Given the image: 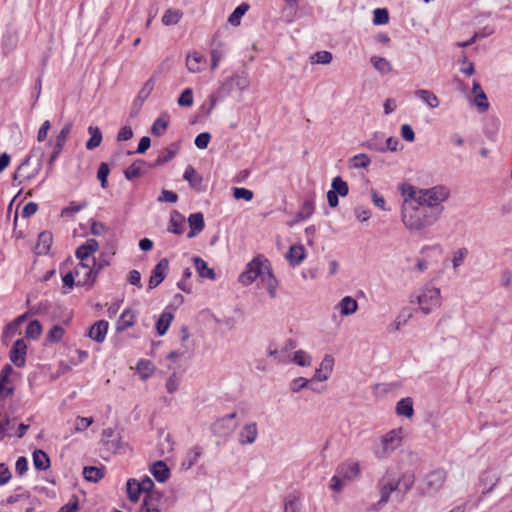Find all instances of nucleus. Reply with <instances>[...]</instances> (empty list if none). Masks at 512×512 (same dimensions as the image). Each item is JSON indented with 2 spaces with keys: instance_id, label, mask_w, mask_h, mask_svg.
Masks as SVG:
<instances>
[{
  "instance_id": "obj_49",
  "label": "nucleus",
  "mask_w": 512,
  "mask_h": 512,
  "mask_svg": "<svg viewBox=\"0 0 512 512\" xmlns=\"http://www.w3.org/2000/svg\"><path fill=\"white\" fill-rule=\"evenodd\" d=\"M83 475L86 480L91 482H97L104 476L102 470L94 466L84 467Z\"/></svg>"
},
{
  "instance_id": "obj_38",
  "label": "nucleus",
  "mask_w": 512,
  "mask_h": 512,
  "mask_svg": "<svg viewBox=\"0 0 512 512\" xmlns=\"http://www.w3.org/2000/svg\"><path fill=\"white\" fill-rule=\"evenodd\" d=\"M88 133L90 134L89 140L86 142V148L88 150H93L100 146L102 142V133L97 126H89Z\"/></svg>"
},
{
  "instance_id": "obj_15",
  "label": "nucleus",
  "mask_w": 512,
  "mask_h": 512,
  "mask_svg": "<svg viewBox=\"0 0 512 512\" xmlns=\"http://www.w3.org/2000/svg\"><path fill=\"white\" fill-rule=\"evenodd\" d=\"M169 269V261L167 258H162L153 268L149 278V289L156 288L166 277Z\"/></svg>"
},
{
  "instance_id": "obj_20",
  "label": "nucleus",
  "mask_w": 512,
  "mask_h": 512,
  "mask_svg": "<svg viewBox=\"0 0 512 512\" xmlns=\"http://www.w3.org/2000/svg\"><path fill=\"white\" fill-rule=\"evenodd\" d=\"M188 224L190 231L187 234L188 238H193L200 234L205 228L204 216L201 212L192 213L188 217Z\"/></svg>"
},
{
  "instance_id": "obj_17",
  "label": "nucleus",
  "mask_w": 512,
  "mask_h": 512,
  "mask_svg": "<svg viewBox=\"0 0 512 512\" xmlns=\"http://www.w3.org/2000/svg\"><path fill=\"white\" fill-rule=\"evenodd\" d=\"M260 281L267 289L270 297L274 298L276 296L278 281L272 272V267L269 260H267V266L264 268L260 276Z\"/></svg>"
},
{
  "instance_id": "obj_25",
  "label": "nucleus",
  "mask_w": 512,
  "mask_h": 512,
  "mask_svg": "<svg viewBox=\"0 0 512 512\" xmlns=\"http://www.w3.org/2000/svg\"><path fill=\"white\" fill-rule=\"evenodd\" d=\"M204 63V56L197 51L189 53L186 57V67L191 73H199Z\"/></svg>"
},
{
  "instance_id": "obj_48",
  "label": "nucleus",
  "mask_w": 512,
  "mask_h": 512,
  "mask_svg": "<svg viewBox=\"0 0 512 512\" xmlns=\"http://www.w3.org/2000/svg\"><path fill=\"white\" fill-rule=\"evenodd\" d=\"M65 330L60 325H54L46 335V341L49 343H58L63 339Z\"/></svg>"
},
{
  "instance_id": "obj_9",
  "label": "nucleus",
  "mask_w": 512,
  "mask_h": 512,
  "mask_svg": "<svg viewBox=\"0 0 512 512\" xmlns=\"http://www.w3.org/2000/svg\"><path fill=\"white\" fill-rule=\"evenodd\" d=\"M74 273L78 286H92L98 277L93 262L80 261L75 267Z\"/></svg>"
},
{
  "instance_id": "obj_11",
  "label": "nucleus",
  "mask_w": 512,
  "mask_h": 512,
  "mask_svg": "<svg viewBox=\"0 0 512 512\" xmlns=\"http://www.w3.org/2000/svg\"><path fill=\"white\" fill-rule=\"evenodd\" d=\"M236 412L228 414L212 424V431L219 437H227L235 430L236 424L233 420L236 418Z\"/></svg>"
},
{
  "instance_id": "obj_32",
  "label": "nucleus",
  "mask_w": 512,
  "mask_h": 512,
  "mask_svg": "<svg viewBox=\"0 0 512 512\" xmlns=\"http://www.w3.org/2000/svg\"><path fill=\"white\" fill-rule=\"evenodd\" d=\"M396 413L411 418L414 415L413 400L410 397L399 400L396 404Z\"/></svg>"
},
{
  "instance_id": "obj_21",
  "label": "nucleus",
  "mask_w": 512,
  "mask_h": 512,
  "mask_svg": "<svg viewBox=\"0 0 512 512\" xmlns=\"http://www.w3.org/2000/svg\"><path fill=\"white\" fill-rule=\"evenodd\" d=\"M334 366V359L331 355H326L318 369L315 371L314 379L317 381H325L331 374Z\"/></svg>"
},
{
  "instance_id": "obj_43",
  "label": "nucleus",
  "mask_w": 512,
  "mask_h": 512,
  "mask_svg": "<svg viewBox=\"0 0 512 512\" xmlns=\"http://www.w3.org/2000/svg\"><path fill=\"white\" fill-rule=\"evenodd\" d=\"M370 62L381 74L388 73L392 70L391 63L384 57L372 56Z\"/></svg>"
},
{
  "instance_id": "obj_61",
  "label": "nucleus",
  "mask_w": 512,
  "mask_h": 512,
  "mask_svg": "<svg viewBox=\"0 0 512 512\" xmlns=\"http://www.w3.org/2000/svg\"><path fill=\"white\" fill-rule=\"evenodd\" d=\"M337 308L340 310L341 315H349L352 313V297L346 296L338 304Z\"/></svg>"
},
{
  "instance_id": "obj_26",
  "label": "nucleus",
  "mask_w": 512,
  "mask_h": 512,
  "mask_svg": "<svg viewBox=\"0 0 512 512\" xmlns=\"http://www.w3.org/2000/svg\"><path fill=\"white\" fill-rule=\"evenodd\" d=\"M183 178L189 183L191 188L197 191L203 190V178L192 166H188L185 169Z\"/></svg>"
},
{
  "instance_id": "obj_54",
  "label": "nucleus",
  "mask_w": 512,
  "mask_h": 512,
  "mask_svg": "<svg viewBox=\"0 0 512 512\" xmlns=\"http://www.w3.org/2000/svg\"><path fill=\"white\" fill-rule=\"evenodd\" d=\"M389 21V13L385 8H377L373 12V23L375 25H384Z\"/></svg>"
},
{
  "instance_id": "obj_3",
  "label": "nucleus",
  "mask_w": 512,
  "mask_h": 512,
  "mask_svg": "<svg viewBox=\"0 0 512 512\" xmlns=\"http://www.w3.org/2000/svg\"><path fill=\"white\" fill-rule=\"evenodd\" d=\"M42 158L43 153L39 148L32 149L15 171L13 181H17L20 185L34 180L42 169Z\"/></svg>"
},
{
  "instance_id": "obj_44",
  "label": "nucleus",
  "mask_w": 512,
  "mask_h": 512,
  "mask_svg": "<svg viewBox=\"0 0 512 512\" xmlns=\"http://www.w3.org/2000/svg\"><path fill=\"white\" fill-rule=\"evenodd\" d=\"M154 369V365L150 360L141 359L137 363V370L143 380L148 379L154 373Z\"/></svg>"
},
{
  "instance_id": "obj_34",
  "label": "nucleus",
  "mask_w": 512,
  "mask_h": 512,
  "mask_svg": "<svg viewBox=\"0 0 512 512\" xmlns=\"http://www.w3.org/2000/svg\"><path fill=\"white\" fill-rule=\"evenodd\" d=\"M415 96L425 102L430 108L434 109L439 106L438 97L431 91L425 89H418L415 91Z\"/></svg>"
},
{
  "instance_id": "obj_1",
  "label": "nucleus",
  "mask_w": 512,
  "mask_h": 512,
  "mask_svg": "<svg viewBox=\"0 0 512 512\" xmlns=\"http://www.w3.org/2000/svg\"><path fill=\"white\" fill-rule=\"evenodd\" d=\"M443 210L444 208L433 210L406 199L402 204V222L411 233L422 235L439 220Z\"/></svg>"
},
{
  "instance_id": "obj_63",
  "label": "nucleus",
  "mask_w": 512,
  "mask_h": 512,
  "mask_svg": "<svg viewBox=\"0 0 512 512\" xmlns=\"http://www.w3.org/2000/svg\"><path fill=\"white\" fill-rule=\"evenodd\" d=\"M83 208H84V205L71 203L69 206H67L61 210V216L62 217H71L74 214L81 211Z\"/></svg>"
},
{
  "instance_id": "obj_16",
  "label": "nucleus",
  "mask_w": 512,
  "mask_h": 512,
  "mask_svg": "<svg viewBox=\"0 0 512 512\" xmlns=\"http://www.w3.org/2000/svg\"><path fill=\"white\" fill-rule=\"evenodd\" d=\"M70 131H71V125L67 124L61 129V131L57 135L55 142H54V150H53L52 154L50 155V158L48 161L49 169H51L54 161L58 158L61 151L63 150V147L68 138V135L70 134Z\"/></svg>"
},
{
  "instance_id": "obj_19",
  "label": "nucleus",
  "mask_w": 512,
  "mask_h": 512,
  "mask_svg": "<svg viewBox=\"0 0 512 512\" xmlns=\"http://www.w3.org/2000/svg\"><path fill=\"white\" fill-rule=\"evenodd\" d=\"M163 495L160 492L146 494L140 508V512H161L160 502Z\"/></svg>"
},
{
  "instance_id": "obj_62",
  "label": "nucleus",
  "mask_w": 512,
  "mask_h": 512,
  "mask_svg": "<svg viewBox=\"0 0 512 512\" xmlns=\"http://www.w3.org/2000/svg\"><path fill=\"white\" fill-rule=\"evenodd\" d=\"M211 140V135L208 132L200 133L195 138V145L199 149H206Z\"/></svg>"
},
{
  "instance_id": "obj_55",
  "label": "nucleus",
  "mask_w": 512,
  "mask_h": 512,
  "mask_svg": "<svg viewBox=\"0 0 512 512\" xmlns=\"http://www.w3.org/2000/svg\"><path fill=\"white\" fill-rule=\"evenodd\" d=\"M284 512H300V503L297 496L289 495L285 499Z\"/></svg>"
},
{
  "instance_id": "obj_45",
  "label": "nucleus",
  "mask_w": 512,
  "mask_h": 512,
  "mask_svg": "<svg viewBox=\"0 0 512 512\" xmlns=\"http://www.w3.org/2000/svg\"><path fill=\"white\" fill-rule=\"evenodd\" d=\"M249 5L246 3H242L235 8V10L230 14L228 18V22L233 26H238L240 24V20L242 16L248 11Z\"/></svg>"
},
{
  "instance_id": "obj_51",
  "label": "nucleus",
  "mask_w": 512,
  "mask_h": 512,
  "mask_svg": "<svg viewBox=\"0 0 512 512\" xmlns=\"http://www.w3.org/2000/svg\"><path fill=\"white\" fill-rule=\"evenodd\" d=\"M154 85H155V82H154L153 78H150L149 80H147L144 83V85L142 86V88L140 89V91L136 97V100L143 103L149 97V95L152 93V91L154 89Z\"/></svg>"
},
{
  "instance_id": "obj_30",
  "label": "nucleus",
  "mask_w": 512,
  "mask_h": 512,
  "mask_svg": "<svg viewBox=\"0 0 512 512\" xmlns=\"http://www.w3.org/2000/svg\"><path fill=\"white\" fill-rule=\"evenodd\" d=\"M135 321H136L135 313L130 309H126L122 312V314L120 315V317L118 319L117 330L124 331V330L130 328L135 324Z\"/></svg>"
},
{
  "instance_id": "obj_35",
  "label": "nucleus",
  "mask_w": 512,
  "mask_h": 512,
  "mask_svg": "<svg viewBox=\"0 0 512 512\" xmlns=\"http://www.w3.org/2000/svg\"><path fill=\"white\" fill-rule=\"evenodd\" d=\"M193 262L200 277L208 279L215 278V273L213 269L209 268L207 262L204 261L202 258L195 256L193 257Z\"/></svg>"
},
{
  "instance_id": "obj_4",
  "label": "nucleus",
  "mask_w": 512,
  "mask_h": 512,
  "mask_svg": "<svg viewBox=\"0 0 512 512\" xmlns=\"http://www.w3.org/2000/svg\"><path fill=\"white\" fill-rule=\"evenodd\" d=\"M410 301L411 303L416 302L419 305L420 310L427 315L434 309L440 307V289L431 284H426L417 293L411 295Z\"/></svg>"
},
{
  "instance_id": "obj_28",
  "label": "nucleus",
  "mask_w": 512,
  "mask_h": 512,
  "mask_svg": "<svg viewBox=\"0 0 512 512\" xmlns=\"http://www.w3.org/2000/svg\"><path fill=\"white\" fill-rule=\"evenodd\" d=\"M292 266L299 265L305 258V249L302 245H292L286 255Z\"/></svg>"
},
{
  "instance_id": "obj_39",
  "label": "nucleus",
  "mask_w": 512,
  "mask_h": 512,
  "mask_svg": "<svg viewBox=\"0 0 512 512\" xmlns=\"http://www.w3.org/2000/svg\"><path fill=\"white\" fill-rule=\"evenodd\" d=\"M33 464L37 470L45 471L50 467V459L42 450H36L33 453Z\"/></svg>"
},
{
  "instance_id": "obj_42",
  "label": "nucleus",
  "mask_w": 512,
  "mask_h": 512,
  "mask_svg": "<svg viewBox=\"0 0 512 512\" xmlns=\"http://www.w3.org/2000/svg\"><path fill=\"white\" fill-rule=\"evenodd\" d=\"M144 165V161L137 160L133 162L125 171L124 175L127 180H133L139 178L143 174L142 167Z\"/></svg>"
},
{
  "instance_id": "obj_27",
  "label": "nucleus",
  "mask_w": 512,
  "mask_h": 512,
  "mask_svg": "<svg viewBox=\"0 0 512 512\" xmlns=\"http://www.w3.org/2000/svg\"><path fill=\"white\" fill-rule=\"evenodd\" d=\"M185 229V218L184 216L177 212L173 211L170 215V221L168 226V231L177 235H181Z\"/></svg>"
},
{
  "instance_id": "obj_41",
  "label": "nucleus",
  "mask_w": 512,
  "mask_h": 512,
  "mask_svg": "<svg viewBox=\"0 0 512 512\" xmlns=\"http://www.w3.org/2000/svg\"><path fill=\"white\" fill-rule=\"evenodd\" d=\"M172 320H173V315L171 313L163 312L160 315L159 319L156 322V330L160 336H163L167 332V330L169 329V327L171 325Z\"/></svg>"
},
{
  "instance_id": "obj_46",
  "label": "nucleus",
  "mask_w": 512,
  "mask_h": 512,
  "mask_svg": "<svg viewBox=\"0 0 512 512\" xmlns=\"http://www.w3.org/2000/svg\"><path fill=\"white\" fill-rule=\"evenodd\" d=\"M142 489H140L138 481L135 479H129L127 481V493L128 497L132 502H137L140 498V494L142 493Z\"/></svg>"
},
{
  "instance_id": "obj_37",
  "label": "nucleus",
  "mask_w": 512,
  "mask_h": 512,
  "mask_svg": "<svg viewBox=\"0 0 512 512\" xmlns=\"http://www.w3.org/2000/svg\"><path fill=\"white\" fill-rule=\"evenodd\" d=\"M203 453L202 447L199 445L193 446L186 454V458L182 463V466L186 469L191 468L195 465Z\"/></svg>"
},
{
  "instance_id": "obj_64",
  "label": "nucleus",
  "mask_w": 512,
  "mask_h": 512,
  "mask_svg": "<svg viewBox=\"0 0 512 512\" xmlns=\"http://www.w3.org/2000/svg\"><path fill=\"white\" fill-rule=\"evenodd\" d=\"M468 254V250L466 248H460L453 255V267L457 268L462 265L465 257Z\"/></svg>"
},
{
  "instance_id": "obj_7",
  "label": "nucleus",
  "mask_w": 512,
  "mask_h": 512,
  "mask_svg": "<svg viewBox=\"0 0 512 512\" xmlns=\"http://www.w3.org/2000/svg\"><path fill=\"white\" fill-rule=\"evenodd\" d=\"M403 428H395L387 432L381 438V451H376L378 458H384L397 449L402 442Z\"/></svg>"
},
{
  "instance_id": "obj_60",
  "label": "nucleus",
  "mask_w": 512,
  "mask_h": 512,
  "mask_svg": "<svg viewBox=\"0 0 512 512\" xmlns=\"http://www.w3.org/2000/svg\"><path fill=\"white\" fill-rule=\"evenodd\" d=\"M233 196L237 200L244 199L245 201H251L253 199L254 193L253 191L243 187H235L233 189Z\"/></svg>"
},
{
  "instance_id": "obj_8",
  "label": "nucleus",
  "mask_w": 512,
  "mask_h": 512,
  "mask_svg": "<svg viewBox=\"0 0 512 512\" xmlns=\"http://www.w3.org/2000/svg\"><path fill=\"white\" fill-rule=\"evenodd\" d=\"M267 266V259L262 256L255 257L249 262L245 270L239 276V282L243 285H250L257 278H260L264 268Z\"/></svg>"
},
{
  "instance_id": "obj_31",
  "label": "nucleus",
  "mask_w": 512,
  "mask_h": 512,
  "mask_svg": "<svg viewBox=\"0 0 512 512\" xmlns=\"http://www.w3.org/2000/svg\"><path fill=\"white\" fill-rule=\"evenodd\" d=\"M314 212V204L311 200H305L296 214V219L289 223L293 226L295 223L307 220Z\"/></svg>"
},
{
  "instance_id": "obj_56",
  "label": "nucleus",
  "mask_w": 512,
  "mask_h": 512,
  "mask_svg": "<svg viewBox=\"0 0 512 512\" xmlns=\"http://www.w3.org/2000/svg\"><path fill=\"white\" fill-rule=\"evenodd\" d=\"M312 63L329 64L332 60V54L329 51H318L310 57Z\"/></svg>"
},
{
  "instance_id": "obj_24",
  "label": "nucleus",
  "mask_w": 512,
  "mask_h": 512,
  "mask_svg": "<svg viewBox=\"0 0 512 512\" xmlns=\"http://www.w3.org/2000/svg\"><path fill=\"white\" fill-rule=\"evenodd\" d=\"M150 472L158 482L164 483L170 477V470L164 461H156L152 464Z\"/></svg>"
},
{
  "instance_id": "obj_22",
  "label": "nucleus",
  "mask_w": 512,
  "mask_h": 512,
  "mask_svg": "<svg viewBox=\"0 0 512 512\" xmlns=\"http://www.w3.org/2000/svg\"><path fill=\"white\" fill-rule=\"evenodd\" d=\"M472 93L475 95L474 103L480 112H485L489 108V102L485 92L482 90L478 81H473Z\"/></svg>"
},
{
  "instance_id": "obj_33",
  "label": "nucleus",
  "mask_w": 512,
  "mask_h": 512,
  "mask_svg": "<svg viewBox=\"0 0 512 512\" xmlns=\"http://www.w3.org/2000/svg\"><path fill=\"white\" fill-rule=\"evenodd\" d=\"M169 125V115L166 113L161 114L153 123L151 133L154 136H162Z\"/></svg>"
},
{
  "instance_id": "obj_57",
  "label": "nucleus",
  "mask_w": 512,
  "mask_h": 512,
  "mask_svg": "<svg viewBox=\"0 0 512 512\" xmlns=\"http://www.w3.org/2000/svg\"><path fill=\"white\" fill-rule=\"evenodd\" d=\"M335 193L340 196H346L349 192V188L346 182H344L340 177H335L332 181V189Z\"/></svg>"
},
{
  "instance_id": "obj_47",
  "label": "nucleus",
  "mask_w": 512,
  "mask_h": 512,
  "mask_svg": "<svg viewBox=\"0 0 512 512\" xmlns=\"http://www.w3.org/2000/svg\"><path fill=\"white\" fill-rule=\"evenodd\" d=\"M42 334V325L38 320L31 321L25 330V335L27 338L37 340Z\"/></svg>"
},
{
  "instance_id": "obj_53",
  "label": "nucleus",
  "mask_w": 512,
  "mask_h": 512,
  "mask_svg": "<svg viewBox=\"0 0 512 512\" xmlns=\"http://www.w3.org/2000/svg\"><path fill=\"white\" fill-rule=\"evenodd\" d=\"M177 103L181 107H191L194 103L193 91L191 88H186L180 94Z\"/></svg>"
},
{
  "instance_id": "obj_14",
  "label": "nucleus",
  "mask_w": 512,
  "mask_h": 512,
  "mask_svg": "<svg viewBox=\"0 0 512 512\" xmlns=\"http://www.w3.org/2000/svg\"><path fill=\"white\" fill-rule=\"evenodd\" d=\"M297 343L293 339H289L286 341L284 346L281 349L277 348H269L268 355L273 357L278 363H288L291 361V351L295 349Z\"/></svg>"
},
{
  "instance_id": "obj_29",
  "label": "nucleus",
  "mask_w": 512,
  "mask_h": 512,
  "mask_svg": "<svg viewBox=\"0 0 512 512\" xmlns=\"http://www.w3.org/2000/svg\"><path fill=\"white\" fill-rule=\"evenodd\" d=\"M52 245V235L49 232H41L38 236L36 244V253L38 255H45L49 252Z\"/></svg>"
},
{
  "instance_id": "obj_50",
  "label": "nucleus",
  "mask_w": 512,
  "mask_h": 512,
  "mask_svg": "<svg viewBox=\"0 0 512 512\" xmlns=\"http://www.w3.org/2000/svg\"><path fill=\"white\" fill-rule=\"evenodd\" d=\"M30 494L28 491L23 490L22 488H18L16 492L12 495H10L7 498L8 504H14V503H27L29 502Z\"/></svg>"
},
{
  "instance_id": "obj_5",
  "label": "nucleus",
  "mask_w": 512,
  "mask_h": 512,
  "mask_svg": "<svg viewBox=\"0 0 512 512\" xmlns=\"http://www.w3.org/2000/svg\"><path fill=\"white\" fill-rule=\"evenodd\" d=\"M450 195V191L443 185H437L429 189H419L417 203L429 208H443L441 203L446 201Z\"/></svg>"
},
{
  "instance_id": "obj_58",
  "label": "nucleus",
  "mask_w": 512,
  "mask_h": 512,
  "mask_svg": "<svg viewBox=\"0 0 512 512\" xmlns=\"http://www.w3.org/2000/svg\"><path fill=\"white\" fill-rule=\"evenodd\" d=\"M402 196H404V200L412 201L417 204V197L419 195V189H416L412 185H408L407 187H401Z\"/></svg>"
},
{
  "instance_id": "obj_40",
  "label": "nucleus",
  "mask_w": 512,
  "mask_h": 512,
  "mask_svg": "<svg viewBox=\"0 0 512 512\" xmlns=\"http://www.w3.org/2000/svg\"><path fill=\"white\" fill-rule=\"evenodd\" d=\"M182 17L183 13L181 10L169 8L164 12L162 16V23L165 26L176 25Z\"/></svg>"
},
{
  "instance_id": "obj_13",
  "label": "nucleus",
  "mask_w": 512,
  "mask_h": 512,
  "mask_svg": "<svg viewBox=\"0 0 512 512\" xmlns=\"http://www.w3.org/2000/svg\"><path fill=\"white\" fill-rule=\"evenodd\" d=\"M27 344L24 339H18L14 342L10 350V360L16 367H24L26 363Z\"/></svg>"
},
{
  "instance_id": "obj_59",
  "label": "nucleus",
  "mask_w": 512,
  "mask_h": 512,
  "mask_svg": "<svg viewBox=\"0 0 512 512\" xmlns=\"http://www.w3.org/2000/svg\"><path fill=\"white\" fill-rule=\"evenodd\" d=\"M110 173L109 166L107 163L102 162L99 165L98 171H97V178L101 182V187L105 189L107 187V178Z\"/></svg>"
},
{
  "instance_id": "obj_23",
  "label": "nucleus",
  "mask_w": 512,
  "mask_h": 512,
  "mask_svg": "<svg viewBox=\"0 0 512 512\" xmlns=\"http://www.w3.org/2000/svg\"><path fill=\"white\" fill-rule=\"evenodd\" d=\"M258 436L257 424H246L239 433V443L241 445L252 444L256 441Z\"/></svg>"
},
{
  "instance_id": "obj_6",
  "label": "nucleus",
  "mask_w": 512,
  "mask_h": 512,
  "mask_svg": "<svg viewBox=\"0 0 512 512\" xmlns=\"http://www.w3.org/2000/svg\"><path fill=\"white\" fill-rule=\"evenodd\" d=\"M446 480V472L443 469H436L428 473L420 485L421 496H431L439 491Z\"/></svg>"
},
{
  "instance_id": "obj_12",
  "label": "nucleus",
  "mask_w": 512,
  "mask_h": 512,
  "mask_svg": "<svg viewBox=\"0 0 512 512\" xmlns=\"http://www.w3.org/2000/svg\"><path fill=\"white\" fill-rule=\"evenodd\" d=\"M98 249H99L98 241L94 238H89L76 249L75 256L80 261L95 263V257L93 256V254Z\"/></svg>"
},
{
  "instance_id": "obj_10",
  "label": "nucleus",
  "mask_w": 512,
  "mask_h": 512,
  "mask_svg": "<svg viewBox=\"0 0 512 512\" xmlns=\"http://www.w3.org/2000/svg\"><path fill=\"white\" fill-rule=\"evenodd\" d=\"M352 476V464L349 462L341 464L336 474L332 477L330 488L335 492H340L342 489L350 483Z\"/></svg>"
},
{
  "instance_id": "obj_18",
  "label": "nucleus",
  "mask_w": 512,
  "mask_h": 512,
  "mask_svg": "<svg viewBox=\"0 0 512 512\" xmlns=\"http://www.w3.org/2000/svg\"><path fill=\"white\" fill-rule=\"evenodd\" d=\"M109 323L106 320L96 321L88 330L87 336L97 343H102L106 339Z\"/></svg>"
},
{
  "instance_id": "obj_2",
  "label": "nucleus",
  "mask_w": 512,
  "mask_h": 512,
  "mask_svg": "<svg viewBox=\"0 0 512 512\" xmlns=\"http://www.w3.org/2000/svg\"><path fill=\"white\" fill-rule=\"evenodd\" d=\"M414 483L415 474L411 471H406L398 476L394 471L387 470L378 481L380 500L377 504L380 506L386 504L393 492H396V495L400 496V500H403Z\"/></svg>"
},
{
  "instance_id": "obj_52",
  "label": "nucleus",
  "mask_w": 512,
  "mask_h": 512,
  "mask_svg": "<svg viewBox=\"0 0 512 512\" xmlns=\"http://www.w3.org/2000/svg\"><path fill=\"white\" fill-rule=\"evenodd\" d=\"M291 361L302 367L311 365V357L304 350L296 351L291 358Z\"/></svg>"
},
{
  "instance_id": "obj_36",
  "label": "nucleus",
  "mask_w": 512,
  "mask_h": 512,
  "mask_svg": "<svg viewBox=\"0 0 512 512\" xmlns=\"http://www.w3.org/2000/svg\"><path fill=\"white\" fill-rule=\"evenodd\" d=\"M413 313L410 308H404L401 310L399 315L396 317L393 323H391L388 327L389 331H398L400 328L407 323V321L412 317Z\"/></svg>"
}]
</instances>
